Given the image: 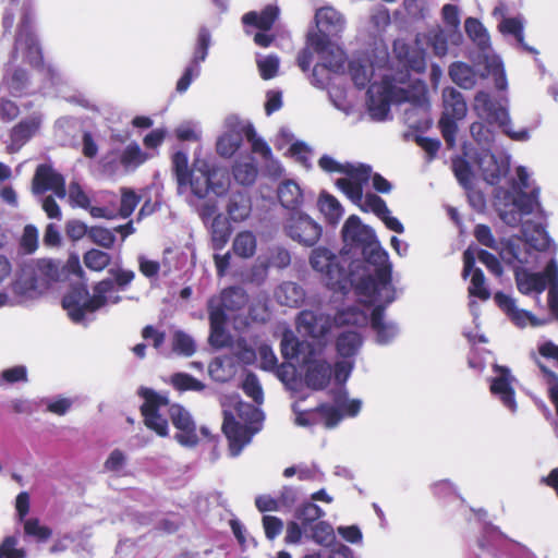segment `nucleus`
<instances>
[{"label":"nucleus","instance_id":"nucleus-1","mask_svg":"<svg viewBox=\"0 0 558 558\" xmlns=\"http://www.w3.org/2000/svg\"><path fill=\"white\" fill-rule=\"evenodd\" d=\"M449 35L439 26L429 28L426 33L417 34L415 48L409 47L403 40L397 39L393 43V53L402 65L399 72V83L403 86H392L390 76L385 75L384 85H374L371 93V112L377 119H383L390 111L391 104L404 101L414 105H423L426 100V85L418 78H413L410 70L421 73L425 70V50L427 47L438 57H444L448 51Z\"/></svg>","mask_w":558,"mask_h":558},{"label":"nucleus","instance_id":"nucleus-2","mask_svg":"<svg viewBox=\"0 0 558 558\" xmlns=\"http://www.w3.org/2000/svg\"><path fill=\"white\" fill-rule=\"evenodd\" d=\"M362 254L369 266L359 276L356 269L362 265L356 260V267H349L354 271L355 292L362 303H391L396 299V289L391 283V264L387 252L381 247L377 238L362 247Z\"/></svg>","mask_w":558,"mask_h":558},{"label":"nucleus","instance_id":"nucleus-3","mask_svg":"<svg viewBox=\"0 0 558 558\" xmlns=\"http://www.w3.org/2000/svg\"><path fill=\"white\" fill-rule=\"evenodd\" d=\"M231 405L234 411L222 404V430L229 440L230 454L236 457L250 444L252 436L260 429L264 416L258 408L242 402L238 396L231 398Z\"/></svg>","mask_w":558,"mask_h":558},{"label":"nucleus","instance_id":"nucleus-4","mask_svg":"<svg viewBox=\"0 0 558 558\" xmlns=\"http://www.w3.org/2000/svg\"><path fill=\"white\" fill-rule=\"evenodd\" d=\"M119 301L120 296L117 294L113 281L104 280L95 287L93 296L83 283L73 287L63 296L62 306L74 323L83 324L96 310L108 304H117Z\"/></svg>","mask_w":558,"mask_h":558},{"label":"nucleus","instance_id":"nucleus-5","mask_svg":"<svg viewBox=\"0 0 558 558\" xmlns=\"http://www.w3.org/2000/svg\"><path fill=\"white\" fill-rule=\"evenodd\" d=\"M520 223L524 240L511 238L500 252L501 259L513 266L531 263L535 258V252L546 250L549 244L548 234L541 221L522 218Z\"/></svg>","mask_w":558,"mask_h":558},{"label":"nucleus","instance_id":"nucleus-6","mask_svg":"<svg viewBox=\"0 0 558 558\" xmlns=\"http://www.w3.org/2000/svg\"><path fill=\"white\" fill-rule=\"evenodd\" d=\"M311 267L324 276L326 284L333 290L347 292L354 282V271L349 267H356V263H350L345 253L335 255L326 247H316L310 255Z\"/></svg>","mask_w":558,"mask_h":558},{"label":"nucleus","instance_id":"nucleus-7","mask_svg":"<svg viewBox=\"0 0 558 558\" xmlns=\"http://www.w3.org/2000/svg\"><path fill=\"white\" fill-rule=\"evenodd\" d=\"M387 61H388V53H387L386 49H378L376 51L375 61H369V59H367V58L353 59L350 62L349 70H350V74H351V77H352L354 84L357 87L363 88L371 82V78L375 75L376 71H383V73L380 74L381 82L380 83H377V82L372 83L368 90H371V88L374 85H384L385 84V75L390 76L389 81L391 82L392 86H397V87L403 86L402 84L399 83V76H400L399 72L402 70V65L397 60L396 66L386 68ZM367 94H368V102L367 104H368L369 116L374 120L381 121V119H377L372 114L371 107H369L371 93L367 92ZM387 117H388V114L386 117H384L383 120H385Z\"/></svg>","mask_w":558,"mask_h":558},{"label":"nucleus","instance_id":"nucleus-8","mask_svg":"<svg viewBox=\"0 0 558 558\" xmlns=\"http://www.w3.org/2000/svg\"><path fill=\"white\" fill-rule=\"evenodd\" d=\"M517 177L518 182L513 184L515 195L512 197L511 206L499 211L500 219L511 227L519 226L525 216L532 215L539 218L542 215L538 190L532 189L530 193L526 192L531 187L527 170L524 167H518Z\"/></svg>","mask_w":558,"mask_h":558},{"label":"nucleus","instance_id":"nucleus-9","mask_svg":"<svg viewBox=\"0 0 558 558\" xmlns=\"http://www.w3.org/2000/svg\"><path fill=\"white\" fill-rule=\"evenodd\" d=\"M364 304L366 305L365 310L353 306L339 312L335 317V322L341 325L362 326L368 322V316H371V324L376 332L377 342L385 344L391 341L398 335L399 329L395 323L387 322L384 318L383 306L388 303Z\"/></svg>","mask_w":558,"mask_h":558},{"label":"nucleus","instance_id":"nucleus-10","mask_svg":"<svg viewBox=\"0 0 558 558\" xmlns=\"http://www.w3.org/2000/svg\"><path fill=\"white\" fill-rule=\"evenodd\" d=\"M308 44L319 56V62L313 69L312 84L324 88L329 83L330 73L337 74L344 71L345 54L339 46L325 36L310 35Z\"/></svg>","mask_w":558,"mask_h":558},{"label":"nucleus","instance_id":"nucleus-11","mask_svg":"<svg viewBox=\"0 0 558 558\" xmlns=\"http://www.w3.org/2000/svg\"><path fill=\"white\" fill-rule=\"evenodd\" d=\"M473 110L476 116L488 123H497L504 129L512 140L527 141L530 133L527 130L512 131L510 129L511 120L508 110L498 100H494L486 92H477L474 97Z\"/></svg>","mask_w":558,"mask_h":558},{"label":"nucleus","instance_id":"nucleus-12","mask_svg":"<svg viewBox=\"0 0 558 558\" xmlns=\"http://www.w3.org/2000/svg\"><path fill=\"white\" fill-rule=\"evenodd\" d=\"M144 399L141 407L145 425L157 435L165 437L169 434V425L166 415L170 416L171 403L163 395L157 393L150 388L142 387L138 390Z\"/></svg>","mask_w":558,"mask_h":558},{"label":"nucleus","instance_id":"nucleus-13","mask_svg":"<svg viewBox=\"0 0 558 558\" xmlns=\"http://www.w3.org/2000/svg\"><path fill=\"white\" fill-rule=\"evenodd\" d=\"M444 111L439 120V128L442 137L449 147L456 144V134L458 131L457 121L466 116V102L460 92L452 87H447L442 92Z\"/></svg>","mask_w":558,"mask_h":558},{"label":"nucleus","instance_id":"nucleus-14","mask_svg":"<svg viewBox=\"0 0 558 558\" xmlns=\"http://www.w3.org/2000/svg\"><path fill=\"white\" fill-rule=\"evenodd\" d=\"M289 238L305 246L315 245L322 236V227L303 211H291L284 222Z\"/></svg>","mask_w":558,"mask_h":558},{"label":"nucleus","instance_id":"nucleus-15","mask_svg":"<svg viewBox=\"0 0 558 558\" xmlns=\"http://www.w3.org/2000/svg\"><path fill=\"white\" fill-rule=\"evenodd\" d=\"M223 129L217 140L216 149L221 157L230 158L240 148L243 137L253 134V126L236 116H229L225 119Z\"/></svg>","mask_w":558,"mask_h":558},{"label":"nucleus","instance_id":"nucleus-16","mask_svg":"<svg viewBox=\"0 0 558 558\" xmlns=\"http://www.w3.org/2000/svg\"><path fill=\"white\" fill-rule=\"evenodd\" d=\"M558 280V264L556 259H550L544 272H529L518 267L515 269V282L518 290L523 294H541L554 281Z\"/></svg>","mask_w":558,"mask_h":558},{"label":"nucleus","instance_id":"nucleus-17","mask_svg":"<svg viewBox=\"0 0 558 558\" xmlns=\"http://www.w3.org/2000/svg\"><path fill=\"white\" fill-rule=\"evenodd\" d=\"M318 166L327 173H340L347 175V178L337 180V186L343 191V193L359 178L366 180L372 177V169L369 166L350 162L341 163L328 155H324L319 158Z\"/></svg>","mask_w":558,"mask_h":558},{"label":"nucleus","instance_id":"nucleus-18","mask_svg":"<svg viewBox=\"0 0 558 558\" xmlns=\"http://www.w3.org/2000/svg\"><path fill=\"white\" fill-rule=\"evenodd\" d=\"M302 364L306 367V386L314 390L324 389L330 381L331 367L323 356V348L310 349L308 354L302 359Z\"/></svg>","mask_w":558,"mask_h":558},{"label":"nucleus","instance_id":"nucleus-19","mask_svg":"<svg viewBox=\"0 0 558 558\" xmlns=\"http://www.w3.org/2000/svg\"><path fill=\"white\" fill-rule=\"evenodd\" d=\"M10 287L12 291L11 300L14 302V306L36 299L44 291L40 280L36 279L34 268L26 264L17 271Z\"/></svg>","mask_w":558,"mask_h":558},{"label":"nucleus","instance_id":"nucleus-20","mask_svg":"<svg viewBox=\"0 0 558 558\" xmlns=\"http://www.w3.org/2000/svg\"><path fill=\"white\" fill-rule=\"evenodd\" d=\"M170 420L177 428L175 440L184 447H194L198 442L196 424L191 413L181 404L172 403Z\"/></svg>","mask_w":558,"mask_h":558},{"label":"nucleus","instance_id":"nucleus-21","mask_svg":"<svg viewBox=\"0 0 558 558\" xmlns=\"http://www.w3.org/2000/svg\"><path fill=\"white\" fill-rule=\"evenodd\" d=\"M32 191L34 194H44L51 191L59 198H64L66 195L64 178L54 171L49 165H39L35 171Z\"/></svg>","mask_w":558,"mask_h":558},{"label":"nucleus","instance_id":"nucleus-22","mask_svg":"<svg viewBox=\"0 0 558 558\" xmlns=\"http://www.w3.org/2000/svg\"><path fill=\"white\" fill-rule=\"evenodd\" d=\"M336 407H319L320 416L325 426L332 428L341 421L342 415L356 416L362 408V401L359 399H349L345 393H339L336 397Z\"/></svg>","mask_w":558,"mask_h":558},{"label":"nucleus","instance_id":"nucleus-23","mask_svg":"<svg viewBox=\"0 0 558 558\" xmlns=\"http://www.w3.org/2000/svg\"><path fill=\"white\" fill-rule=\"evenodd\" d=\"M495 376L490 381L492 393L500 400L505 408L514 412L517 402L514 399L513 384L515 378L511 375L510 369L504 366H494Z\"/></svg>","mask_w":558,"mask_h":558},{"label":"nucleus","instance_id":"nucleus-24","mask_svg":"<svg viewBox=\"0 0 558 558\" xmlns=\"http://www.w3.org/2000/svg\"><path fill=\"white\" fill-rule=\"evenodd\" d=\"M247 303V295L241 288H229L222 291L219 296H213L208 300V311H217L220 315H226L227 319L240 312Z\"/></svg>","mask_w":558,"mask_h":558},{"label":"nucleus","instance_id":"nucleus-25","mask_svg":"<svg viewBox=\"0 0 558 558\" xmlns=\"http://www.w3.org/2000/svg\"><path fill=\"white\" fill-rule=\"evenodd\" d=\"M369 179L363 180L359 178L351 186L344 192V194L356 204L363 211H372L377 217L386 213L388 208L385 201L379 196L366 193L364 195L363 187L368 183Z\"/></svg>","mask_w":558,"mask_h":558},{"label":"nucleus","instance_id":"nucleus-26","mask_svg":"<svg viewBox=\"0 0 558 558\" xmlns=\"http://www.w3.org/2000/svg\"><path fill=\"white\" fill-rule=\"evenodd\" d=\"M331 328L330 316L320 310L303 311L298 317L299 332L310 336L313 339L323 338Z\"/></svg>","mask_w":558,"mask_h":558},{"label":"nucleus","instance_id":"nucleus-27","mask_svg":"<svg viewBox=\"0 0 558 558\" xmlns=\"http://www.w3.org/2000/svg\"><path fill=\"white\" fill-rule=\"evenodd\" d=\"M15 52L21 53L22 58L34 66H38L41 63V50L26 17L16 37Z\"/></svg>","mask_w":558,"mask_h":558},{"label":"nucleus","instance_id":"nucleus-28","mask_svg":"<svg viewBox=\"0 0 558 558\" xmlns=\"http://www.w3.org/2000/svg\"><path fill=\"white\" fill-rule=\"evenodd\" d=\"M495 301L498 306L507 314L510 320L518 327L539 326L544 322L538 320L531 312L519 308L515 300L508 294L498 292L495 294Z\"/></svg>","mask_w":558,"mask_h":558},{"label":"nucleus","instance_id":"nucleus-29","mask_svg":"<svg viewBox=\"0 0 558 558\" xmlns=\"http://www.w3.org/2000/svg\"><path fill=\"white\" fill-rule=\"evenodd\" d=\"M342 236L345 243L355 244L361 247L376 239L374 230L363 225L360 218L354 215L347 219L342 228Z\"/></svg>","mask_w":558,"mask_h":558},{"label":"nucleus","instance_id":"nucleus-30","mask_svg":"<svg viewBox=\"0 0 558 558\" xmlns=\"http://www.w3.org/2000/svg\"><path fill=\"white\" fill-rule=\"evenodd\" d=\"M315 21L318 33H314L313 35L329 38V35H337L344 28L343 16L331 7L318 9L315 14Z\"/></svg>","mask_w":558,"mask_h":558},{"label":"nucleus","instance_id":"nucleus-31","mask_svg":"<svg viewBox=\"0 0 558 558\" xmlns=\"http://www.w3.org/2000/svg\"><path fill=\"white\" fill-rule=\"evenodd\" d=\"M41 120V114L33 113L16 124L11 131V149L17 150L29 141L38 132Z\"/></svg>","mask_w":558,"mask_h":558},{"label":"nucleus","instance_id":"nucleus-32","mask_svg":"<svg viewBox=\"0 0 558 558\" xmlns=\"http://www.w3.org/2000/svg\"><path fill=\"white\" fill-rule=\"evenodd\" d=\"M476 257L480 259L481 263H483L490 272H493L496 276H500L502 274V268L500 266L499 260L497 257L486 251L477 250L473 247H469L463 253V277H468L469 274L472 271L475 265Z\"/></svg>","mask_w":558,"mask_h":558},{"label":"nucleus","instance_id":"nucleus-33","mask_svg":"<svg viewBox=\"0 0 558 558\" xmlns=\"http://www.w3.org/2000/svg\"><path fill=\"white\" fill-rule=\"evenodd\" d=\"M208 314L210 323L208 341L210 345L216 349L231 347L234 342H232L231 336L226 329L227 316L220 315L216 310L208 311Z\"/></svg>","mask_w":558,"mask_h":558},{"label":"nucleus","instance_id":"nucleus-34","mask_svg":"<svg viewBox=\"0 0 558 558\" xmlns=\"http://www.w3.org/2000/svg\"><path fill=\"white\" fill-rule=\"evenodd\" d=\"M227 214L233 222L246 220L252 211V202L247 193L236 192L231 194L227 205Z\"/></svg>","mask_w":558,"mask_h":558},{"label":"nucleus","instance_id":"nucleus-35","mask_svg":"<svg viewBox=\"0 0 558 558\" xmlns=\"http://www.w3.org/2000/svg\"><path fill=\"white\" fill-rule=\"evenodd\" d=\"M278 198L281 205L291 211H299L303 204V193L299 184L292 180L283 181L278 187Z\"/></svg>","mask_w":558,"mask_h":558},{"label":"nucleus","instance_id":"nucleus-36","mask_svg":"<svg viewBox=\"0 0 558 558\" xmlns=\"http://www.w3.org/2000/svg\"><path fill=\"white\" fill-rule=\"evenodd\" d=\"M257 250L256 234L251 230L238 232L232 241V251L238 257L248 259L253 257Z\"/></svg>","mask_w":558,"mask_h":558},{"label":"nucleus","instance_id":"nucleus-37","mask_svg":"<svg viewBox=\"0 0 558 558\" xmlns=\"http://www.w3.org/2000/svg\"><path fill=\"white\" fill-rule=\"evenodd\" d=\"M319 344L299 342L291 332H286L281 341V352L288 360L295 359L302 363L304 355L308 354L310 349H316Z\"/></svg>","mask_w":558,"mask_h":558},{"label":"nucleus","instance_id":"nucleus-38","mask_svg":"<svg viewBox=\"0 0 558 558\" xmlns=\"http://www.w3.org/2000/svg\"><path fill=\"white\" fill-rule=\"evenodd\" d=\"M236 368L238 365L234 356L226 354L216 357L209 364V374L215 380L225 383L235 375Z\"/></svg>","mask_w":558,"mask_h":558},{"label":"nucleus","instance_id":"nucleus-39","mask_svg":"<svg viewBox=\"0 0 558 558\" xmlns=\"http://www.w3.org/2000/svg\"><path fill=\"white\" fill-rule=\"evenodd\" d=\"M362 345V337L355 330H345L341 332L336 341V348L340 357L352 359L359 352Z\"/></svg>","mask_w":558,"mask_h":558},{"label":"nucleus","instance_id":"nucleus-40","mask_svg":"<svg viewBox=\"0 0 558 558\" xmlns=\"http://www.w3.org/2000/svg\"><path fill=\"white\" fill-rule=\"evenodd\" d=\"M275 296L280 304L294 307L299 306L303 302L305 292L295 282L288 281L281 283L277 288Z\"/></svg>","mask_w":558,"mask_h":558},{"label":"nucleus","instance_id":"nucleus-41","mask_svg":"<svg viewBox=\"0 0 558 558\" xmlns=\"http://www.w3.org/2000/svg\"><path fill=\"white\" fill-rule=\"evenodd\" d=\"M279 14V8L276 5H267L260 14L256 12H248L243 15L242 21L244 24L254 25L260 29L268 31L271 28L274 22Z\"/></svg>","mask_w":558,"mask_h":558},{"label":"nucleus","instance_id":"nucleus-42","mask_svg":"<svg viewBox=\"0 0 558 558\" xmlns=\"http://www.w3.org/2000/svg\"><path fill=\"white\" fill-rule=\"evenodd\" d=\"M26 265L34 268L36 279L40 280L44 290L59 276V264L51 259H38Z\"/></svg>","mask_w":558,"mask_h":558},{"label":"nucleus","instance_id":"nucleus-43","mask_svg":"<svg viewBox=\"0 0 558 558\" xmlns=\"http://www.w3.org/2000/svg\"><path fill=\"white\" fill-rule=\"evenodd\" d=\"M172 169L178 183V193L182 194L187 187L190 175L194 172L189 169V158L185 153L177 151L172 156Z\"/></svg>","mask_w":558,"mask_h":558},{"label":"nucleus","instance_id":"nucleus-44","mask_svg":"<svg viewBox=\"0 0 558 558\" xmlns=\"http://www.w3.org/2000/svg\"><path fill=\"white\" fill-rule=\"evenodd\" d=\"M449 75L457 85L464 89L472 88L476 83L475 72L463 62L452 63L449 68Z\"/></svg>","mask_w":558,"mask_h":558},{"label":"nucleus","instance_id":"nucleus-45","mask_svg":"<svg viewBox=\"0 0 558 558\" xmlns=\"http://www.w3.org/2000/svg\"><path fill=\"white\" fill-rule=\"evenodd\" d=\"M478 169L482 171L484 180L489 184H495L501 177V169L496 162L494 155L487 149H483L477 159Z\"/></svg>","mask_w":558,"mask_h":558},{"label":"nucleus","instance_id":"nucleus-46","mask_svg":"<svg viewBox=\"0 0 558 558\" xmlns=\"http://www.w3.org/2000/svg\"><path fill=\"white\" fill-rule=\"evenodd\" d=\"M211 44L210 32L206 27H201L197 34L195 48L193 51L192 59L189 63L191 66H195L201 70V63L204 62L208 54V49Z\"/></svg>","mask_w":558,"mask_h":558},{"label":"nucleus","instance_id":"nucleus-47","mask_svg":"<svg viewBox=\"0 0 558 558\" xmlns=\"http://www.w3.org/2000/svg\"><path fill=\"white\" fill-rule=\"evenodd\" d=\"M318 207L325 218L332 225L338 223L343 215V209L338 199L327 193L320 194Z\"/></svg>","mask_w":558,"mask_h":558},{"label":"nucleus","instance_id":"nucleus-48","mask_svg":"<svg viewBox=\"0 0 558 558\" xmlns=\"http://www.w3.org/2000/svg\"><path fill=\"white\" fill-rule=\"evenodd\" d=\"M306 538L312 539L320 546H329L335 541V531L328 522L318 521L308 527Z\"/></svg>","mask_w":558,"mask_h":558},{"label":"nucleus","instance_id":"nucleus-49","mask_svg":"<svg viewBox=\"0 0 558 558\" xmlns=\"http://www.w3.org/2000/svg\"><path fill=\"white\" fill-rule=\"evenodd\" d=\"M230 233L226 219L221 215H216L210 223L213 247L221 250L227 244Z\"/></svg>","mask_w":558,"mask_h":558},{"label":"nucleus","instance_id":"nucleus-50","mask_svg":"<svg viewBox=\"0 0 558 558\" xmlns=\"http://www.w3.org/2000/svg\"><path fill=\"white\" fill-rule=\"evenodd\" d=\"M325 514V511L313 502H304L295 510V518L305 527V533L308 532L311 525L318 522Z\"/></svg>","mask_w":558,"mask_h":558},{"label":"nucleus","instance_id":"nucleus-51","mask_svg":"<svg viewBox=\"0 0 558 558\" xmlns=\"http://www.w3.org/2000/svg\"><path fill=\"white\" fill-rule=\"evenodd\" d=\"M442 19L449 29V38L452 45H459L462 40V35L459 31L460 16L456 5L446 4L442 8Z\"/></svg>","mask_w":558,"mask_h":558},{"label":"nucleus","instance_id":"nucleus-52","mask_svg":"<svg viewBox=\"0 0 558 558\" xmlns=\"http://www.w3.org/2000/svg\"><path fill=\"white\" fill-rule=\"evenodd\" d=\"M499 31L502 33V34H509V35H513L515 37V39L518 40V43L525 49L527 50L529 52H536L532 47H529L525 43H524V37H523V21L521 17H509V19H504L499 22Z\"/></svg>","mask_w":558,"mask_h":558},{"label":"nucleus","instance_id":"nucleus-53","mask_svg":"<svg viewBox=\"0 0 558 558\" xmlns=\"http://www.w3.org/2000/svg\"><path fill=\"white\" fill-rule=\"evenodd\" d=\"M147 159V155L141 149L138 144H129L121 154L120 160L125 169H135Z\"/></svg>","mask_w":558,"mask_h":558},{"label":"nucleus","instance_id":"nucleus-54","mask_svg":"<svg viewBox=\"0 0 558 558\" xmlns=\"http://www.w3.org/2000/svg\"><path fill=\"white\" fill-rule=\"evenodd\" d=\"M232 173L234 180L242 185H251L255 182L257 177L256 166L252 160L238 161L233 166Z\"/></svg>","mask_w":558,"mask_h":558},{"label":"nucleus","instance_id":"nucleus-55","mask_svg":"<svg viewBox=\"0 0 558 558\" xmlns=\"http://www.w3.org/2000/svg\"><path fill=\"white\" fill-rule=\"evenodd\" d=\"M4 85L13 96H21L28 86V77L24 70L16 69L4 77Z\"/></svg>","mask_w":558,"mask_h":558},{"label":"nucleus","instance_id":"nucleus-56","mask_svg":"<svg viewBox=\"0 0 558 558\" xmlns=\"http://www.w3.org/2000/svg\"><path fill=\"white\" fill-rule=\"evenodd\" d=\"M172 350L180 355L191 356L196 350L193 338L182 330H175L172 335Z\"/></svg>","mask_w":558,"mask_h":558},{"label":"nucleus","instance_id":"nucleus-57","mask_svg":"<svg viewBox=\"0 0 558 558\" xmlns=\"http://www.w3.org/2000/svg\"><path fill=\"white\" fill-rule=\"evenodd\" d=\"M464 28L468 36L480 47H486L488 45L489 36L478 20L468 17L464 22Z\"/></svg>","mask_w":558,"mask_h":558},{"label":"nucleus","instance_id":"nucleus-58","mask_svg":"<svg viewBox=\"0 0 558 558\" xmlns=\"http://www.w3.org/2000/svg\"><path fill=\"white\" fill-rule=\"evenodd\" d=\"M452 170L459 183L469 190L472 185L473 170L470 163L463 158H454L452 160Z\"/></svg>","mask_w":558,"mask_h":558},{"label":"nucleus","instance_id":"nucleus-59","mask_svg":"<svg viewBox=\"0 0 558 558\" xmlns=\"http://www.w3.org/2000/svg\"><path fill=\"white\" fill-rule=\"evenodd\" d=\"M201 175H196L194 172L190 175V182L187 186L191 187L192 193L198 198H205L210 185V178L208 170L199 169Z\"/></svg>","mask_w":558,"mask_h":558},{"label":"nucleus","instance_id":"nucleus-60","mask_svg":"<svg viewBox=\"0 0 558 558\" xmlns=\"http://www.w3.org/2000/svg\"><path fill=\"white\" fill-rule=\"evenodd\" d=\"M469 275L472 276L471 284L469 287L470 295L477 296L481 300H488L490 293L485 286V278L483 271L480 268H473Z\"/></svg>","mask_w":558,"mask_h":558},{"label":"nucleus","instance_id":"nucleus-61","mask_svg":"<svg viewBox=\"0 0 558 558\" xmlns=\"http://www.w3.org/2000/svg\"><path fill=\"white\" fill-rule=\"evenodd\" d=\"M110 263V255L106 252L93 248L85 253L84 264L87 268L100 271Z\"/></svg>","mask_w":558,"mask_h":558},{"label":"nucleus","instance_id":"nucleus-62","mask_svg":"<svg viewBox=\"0 0 558 558\" xmlns=\"http://www.w3.org/2000/svg\"><path fill=\"white\" fill-rule=\"evenodd\" d=\"M257 66L260 73V76L264 80H270L276 76L279 68V59L276 56H258L257 57Z\"/></svg>","mask_w":558,"mask_h":558},{"label":"nucleus","instance_id":"nucleus-63","mask_svg":"<svg viewBox=\"0 0 558 558\" xmlns=\"http://www.w3.org/2000/svg\"><path fill=\"white\" fill-rule=\"evenodd\" d=\"M210 178L209 190L217 196L223 195L229 187V175L225 170H208Z\"/></svg>","mask_w":558,"mask_h":558},{"label":"nucleus","instance_id":"nucleus-64","mask_svg":"<svg viewBox=\"0 0 558 558\" xmlns=\"http://www.w3.org/2000/svg\"><path fill=\"white\" fill-rule=\"evenodd\" d=\"M242 389L245 392V395L250 398H252L256 403H262L264 400V393L262 386L259 384V380L257 377L252 374L247 373L245 375V378L242 383Z\"/></svg>","mask_w":558,"mask_h":558}]
</instances>
